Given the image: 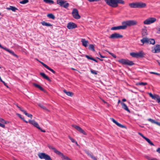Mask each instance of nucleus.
I'll list each match as a JSON object with an SVG mask.
<instances>
[{
  "label": "nucleus",
  "instance_id": "41",
  "mask_svg": "<svg viewBox=\"0 0 160 160\" xmlns=\"http://www.w3.org/2000/svg\"><path fill=\"white\" fill-rule=\"evenodd\" d=\"M29 2L28 0H23L22 1H20L19 3L22 4H25Z\"/></svg>",
  "mask_w": 160,
  "mask_h": 160
},
{
  "label": "nucleus",
  "instance_id": "32",
  "mask_svg": "<svg viewBox=\"0 0 160 160\" xmlns=\"http://www.w3.org/2000/svg\"><path fill=\"white\" fill-rule=\"evenodd\" d=\"M122 26H123V27H124L125 29H126L128 26L127 21L122 22Z\"/></svg>",
  "mask_w": 160,
  "mask_h": 160
},
{
  "label": "nucleus",
  "instance_id": "44",
  "mask_svg": "<svg viewBox=\"0 0 160 160\" xmlns=\"http://www.w3.org/2000/svg\"><path fill=\"white\" fill-rule=\"evenodd\" d=\"M148 83L147 82H141L138 83L137 84L139 85L145 86L147 85Z\"/></svg>",
  "mask_w": 160,
  "mask_h": 160
},
{
  "label": "nucleus",
  "instance_id": "36",
  "mask_svg": "<svg viewBox=\"0 0 160 160\" xmlns=\"http://www.w3.org/2000/svg\"><path fill=\"white\" fill-rule=\"evenodd\" d=\"M149 43L150 44L154 45L155 43V41L154 39H149Z\"/></svg>",
  "mask_w": 160,
  "mask_h": 160
},
{
  "label": "nucleus",
  "instance_id": "30",
  "mask_svg": "<svg viewBox=\"0 0 160 160\" xmlns=\"http://www.w3.org/2000/svg\"><path fill=\"white\" fill-rule=\"evenodd\" d=\"M85 57L88 59H90V60H93L97 62H98L97 60L96 59H95L94 58H93L92 57H91L90 56H89L88 55H85Z\"/></svg>",
  "mask_w": 160,
  "mask_h": 160
},
{
  "label": "nucleus",
  "instance_id": "63",
  "mask_svg": "<svg viewBox=\"0 0 160 160\" xmlns=\"http://www.w3.org/2000/svg\"><path fill=\"white\" fill-rule=\"evenodd\" d=\"M126 101V99H125V98L123 99H122V102H125V101Z\"/></svg>",
  "mask_w": 160,
  "mask_h": 160
},
{
  "label": "nucleus",
  "instance_id": "49",
  "mask_svg": "<svg viewBox=\"0 0 160 160\" xmlns=\"http://www.w3.org/2000/svg\"><path fill=\"white\" fill-rule=\"evenodd\" d=\"M68 137L69 139L71 140L72 142L74 143L76 141L74 139L71 138V137L69 136Z\"/></svg>",
  "mask_w": 160,
  "mask_h": 160
},
{
  "label": "nucleus",
  "instance_id": "51",
  "mask_svg": "<svg viewBox=\"0 0 160 160\" xmlns=\"http://www.w3.org/2000/svg\"><path fill=\"white\" fill-rule=\"evenodd\" d=\"M150 73L151 74H154L157 75H158V76H160V74L157 73V72H150Z\"/></svg>",
  "mask_w": 160,
  "mask_h": 160
},
{
  "label": "nucleus",
  "instance_id": "13",
  "mask_svg": "<svg viewBox=\"0 0 160 160\" xmlns=\"http://www.w3.org/2000/svg\"><path fill=\"white\" fill-rule=\"evenodd\" d=\"M77 27V25L73 22L68 23L67 26V28L69 29H73Z\"/></svg>",
  "mask_w": 160,
  "mask_h": 160
},
{
  "label": "nucleus",
  "instance_id": "40",
  "mask_svg": "<svg viewBox=\"0 0 160 160\" xmlns=\"http://www.w3.org/2000/svg\"><path fill=\"white\" fill-rule=\"evenodd\" d=\"M46 68L52 72L53 73L55 74L56 72L54 71L53 69H52L51 68H50L49 66H47L46 67Z\"/></svg>",
  "mask_w": 160,
  "mask_h": 160
},
{
  "label": "nucleus",
  "instance_id": "1",
  "mask_svg": "<svg viewBox=\"0 0 160 160\" xmlns=\"http://www.w3.org/2000/svg\"><path fill=\"white\" fill-rule=\"evenodd\" d=\"M104 1L108 5L112 8L117 7L118 4H124L125 3L123 0H104Z\"/></svg>",
  "mask_w": 160,
  "mask_h": 160
},
{
  "label": "nucleus",
  "instance_id": "64",
  "mask_svg": "<svg viewBox=\"0 0 160 160\" xmlns=\"http://www.w3.org/2000/svg\"><path fill=\"white\" fill-rule=\"evenodd\" d=\"M158 102L159 104H160V99H158Z\"/></svg>",
  "mask_w": 160,
  "mask_h": 160
},
{
  "label": "nucleus",
  "instance_id": "26",
  "mask_svg": "<svg viewBox=\"0 0 160 160\" xmlns=\"http://www.w3.org/2000/svg\"><path fill=\"white\" fill-rule=\"evenodd\" d=\"M6 9L8 10H12V11L15 12L16 10H18V9L15 7L10 6L9 8H7Z\"/></svg>",
  "mask_w": 160,
  "mask_h": 160
},
{
  "label": "nucleus",
  "instance_id": "62",
  "mask_svg": "<svg viewBox=\"0 0 160 160\" xmlns=\"http://www.w3.org/2000/svg\"><path fill=\"white\" fill-rule=\"evenodd\" d=\"M0 48L4 49V48H5V47H3L1 45V44L0 43Z\"/></svg>",
  "mask_w": 160,
  "mask_h": 160
},
{
  "label": "nucleus",
  "instance_id": "5",
  "mask_svg": "<svg viewBox=\"0 0 160 160\" xmlns=\"http://www.w3.org/2000/svg\"><path fill=\"white\" fill-rule=\"evenodd\" d=\"M57 3L61 7L65 8H67L69 5V3L64 0H57Z\"/></svg>",
  "mask_w": 160,
  "mask_h": 160
},
{
  "label": "nucleus",
  "instance_id": "24",
  "mask_svg": "<svg viewBox=\"0 0 160 160\" xmlns=\"http://www.w3.org/2000/svg\"><path fill=\"white\" fill-rule=\"evenodd\" d=\"M4 50H5L6 51L8 52H9L10 53H11V54H12L13 56H14L16 57H18V56L16 54H15L13 51L10 50V49H9L6 48H4Z\"/></svg>",
  "mask_w": 160,
  "mask_h": 160
},
{
  "label": "nucleus",
  "instance_id": "53",
  "mask_svg": "<svg viewBox=\"0 0 160 160\" xmlns=\"http://www.w3.org/2000/svg\"><path fill=\"white\" fill-rule=\"evenodd\" d=\"M138 134L139 135H140L144 139H145V138H146L145 137L142 133L140 132H138Z\"/></svg>",
  "mask_w": 160,
  "mask_h": 160
},
{
  "label": "nucleus",
  "instance_id": "23",
  "mask_svg": "<svg viewBox=\"0 0 160 160\" xmlns=\"http://www.w3.org/2000/svg\"><path fill=\"white\" fill-rule=\"evenodd\" d=\"M129 5L131 8H138L137 2L130 3L129 4Z\"/></svg>",
  "mask_w": 160,
  "mask_h": 160
},
{
  "label": "nucleus",
  "instance_id": "21",
  "mask_svg": "<svg viewBox=\"0 0 160 160\" xmlns=\"http://www.w3.org/2000/svg\"><path fill=\"white\" fill-rule=\"evenodd\" d=\"M81 42L82 43V45L83 46L86 47L87 46L88 44V41L85 40L84 39H82Z\"/></svg>",
  "mask_w": 160,
  "mask_h": 160
},
{
  "label": "nucleus",
  "instance_id": "27",
  "mask_svg": "<svg viewBox=\"0 0 160 160\" xmlns=\"http://www.w3.org/2000/svg\"><path fill=\"white\" fill-rule=\"evenodd\" d=\"M33 85L34 86L36 87L37 88H39L40 90H41L42 91H44V89L42 88V87H41L40 85L38 84L35 83H34L33 84Z\"/></svg>",
  "mask_w": 160,
  "mask_h": 160
},
{
  "label": "nucleus",
  "instance_id": "55",
  "mask_svg": "<svg viewBox=\"0 0 160 160\" xmlns=\"http://www.w3.org/2000/svg\"><path fill=\"white\" fill-rule=\"evenodd\" d=\"M2 82L3 84H4V85L6 86L7 88H8L9 87H8V85H7V83H5L4 81H3Z\"/></svg>",
  "mask_w": 160,
  "mask_h": 160
},
{
  "label": "nucleus",
  "instance_id": "43",
  "mask_svg": "<svg viewBox=\"0 0 160 160\" xmlns=\"http://www.w3.org/2000/svg\"><path fill=\"white\" fill-rule=\"evenodd\" d=\"M91 73L94 75H97L98 74L97 72L96 71L91 69L90 70Z\"/></svg>",
  "mask_w": 160,
  "mask_h": 160
},
{
  "label": "nucleus",
  "instance_id": "16",
  "mask_svg": "<svg viewBox=\"0 0 160 160\" xmlns=\"http://www.w3.org/2000/svg\"><path fill=\"white\" fill-rule=\"evenodd\" d=\"M128 26H130L136 25L138 23V22L134 20H127Z\"/></svg>",
  "mask_w": 160,
  "mask_h": 160
},
{
  "label": "nucleus",
  "instance_id": "52",
  "mask_svg": "<svg viewBox=\"0 0 160 160\" xmlns=\"http://www.w3.org/2000/svg\"><path fill=\"white\" fill-rule=\"evenodd\" d=\"M111 120L115 124H116V123H117V122L115 120L114 118H111Z\"/></svg>",
  "mask_w": 160,
  "mask_h": 160
},
{
  "label": "nucleus",
  "instance_id": "18",
  "mask_svg": "<svg viewBox=\"0 0 160 160\" xmlns=\"http://www.w3.org/2000/svg\"><path fill=\"white\" fill-rule=\"evenodd\" d=\"M85 153L89 156L93 160H97L95 157H94L91 153H90L88 151L85 150Z\"/></svg>",
  "mask_w": 160,
  "mask_h": 160
},
{
  "label": "nucleus",
  "instance_id": "9",
  "mask_svg": "<svg viewBox=\"0 0 160 160\" xmlns=\"http://www.w3.org/2000/svg\"><path fill=\"white\" fill-rule=\"evenodd\" d=\"M72 14L73 17L76 19H78L81 18L79 14L78 10L77 9H73L72 12Z\"/></svg>",
  "mask_w": 160,
  "mask_h": 160
},
{
  "label": "nucleus",
  "instance_id": "50",
  "mask_svg": "<svg viewBox=\"0 0 160 160\" xmlns=\"http://www.w3.org/2000/svg\"><path fill=\"white\" fill-rule=\"evenodd\" d=\"M39 62L44 66V67L45 68H46V67L47 66V65L46 64H45V63H44L43 62H42L41 61H39Z\"/></svg>",
  "mask_w": 160,
  "mask_h": 160
},
{
  "label": "nucleus",
  "instance_id": "10",
  "mask_svg": "<svg viewBox=\"0 0 160 160\" xmlns=\"http://www.w3.org/2000/svg\"><path fill=\"white\" fill-rule=\"evenodd\" d=\"M156 21V19L154 18H148L143 22V23L146 25H149L152 23Z\"/></svg>",
  "mask_w": 160,
  "mask_h": 160
},
{
  "label": "nucleus",
  "instance_id": "12",
  "mask_svg": "<svg viewBox=\"0 0 160 160\" xmlns=\"http://www.w3.org/2000/svg\"><path fill=\"white\" fill-rule=\"evenodd\" d=\"M16 106L21 111L23 112L27 117L30 118H32V116L31 114L28 113L23 108L19 107L17 104L16 105Z\"/></svg>",
  "mask_w": 160,
  "mask_h": 160
},
{
  "label": "nucleus",
  "instance_id": "54",
  "mask_svg": "<svg viewBox=\"0 0 160 160\" xmlns=\"http://www.w3.org/2000/svg\"><path fill=\"white\" fill-rule=\"evenodd\" d=\"M119 30H120V29H123V30L125 29L124 27H123V26H122H122H119Z\"/></svg>",
  "mask_w": 160,
  "mask_h": 160
},
{
  "label": "nucleus",
  "instance_id": "11",
  "mask_svg": "<svg viewBox=\"0 0 160 160\" xmlns=\"http://www.w3.org/2000/svg\"><path fill=\"white\" fill-rule=\"evenodd\" d=\"M123 36L118 33H115L112 34L109 38L112 39H116L122 38Z\"/></svg>",
  "mask_w": 160,
  "mask_h": 160
},
{
  "label": "nucleus",
  "instance_id": "45",
  "mask_svg": "<svg viewBox=\"0 0 160 160\" xmlns=\"http://www.w3.org/2000/svg\"><path fill=\"white\" fill-rule=\"evenodd\" d=\"M111 30H119V26L112 27L111 28Z\"/></svg>",
  "mask_w": 160,
  "mask_h": 160
},
{
  "label": "nucleus",
  "instance_id": "15",
  "mask_svg": "<svg viewBox=\"0 0 160 160\" xmlns=\"http://www.w3.org/2000/svg\"><path fill=\"white\" fill-rule=\"evenodd\" d=\"M152 52L154 53H159L160 52V45L157 44L153 49H152Z\"/></svg>",
  "mask_w": 160,
  "mask_h": 160
},
{
  "label": "nucleus",
  "instance_id": "61",
  "mask_svg": "<svg viewBox=\"0 0 160 160\" xmlns=\"http://www.w3.org/2000/svg\"><path fill=\"white\" fill-rule=\"evenodd\" d=\"M88 1H89L90 2H93L95 1H97L96 0H88Z\"/></svg>",
  "mask_w": 160,
  "mask_h": 160
},
{
  "label": "nucleus",
  "instance_id": "17",
  "mask_svg": "<svg viewBox=\"0 0 160 160\" xmlns=\"http://www.w3.org/2000/svg\"><path fill=\"white\" fill-rule=\"evenodd\" d=\"M138 8H145L146 5V3L142 2H137Z\"/></svg>",
  "mask_w": 160,
  "mask_h": 160
},
{
  "label": "nucleus",
  "instance_id": "42",
  "mask_svg": "<svg viewBox=\"0 0 160 160\" xmlns=\"http://www.w3.org/2000/svg\"><path fill=\"white\" fill-rule=\"evenodd\" d=\"M38 106L43 109L46 110L48 111H49L48 109L45 106H44L43 105H42L39 104H38Z\"/></svg>",
  "mask_w": 160,
  "mask_h": 160
},
{
  "label": "nucleus",
  "instance_id": "56",
  "mask_svg": "<svg viewBox=\"0 0 160 160\" xmlns=\"http://www.w3.org/2000/svg\"><path fill=\"white\" fill-rule=\"evenodd\" d=\"M0 127H2L3 128H5V126L4 124H2L0 123Z\"/></svg>",
  "mask_w": 160,
  "mask_h": 160
},
{
  "label": "nucleus",
  "instance_id": "7",
  "mask_svg": "<svg viewBox=\"0 0 160 160\" xmlns=\"http://www.w3.org/2000/svg\"><path fill=\"white\" fill-rule=\"evenodd\" d=\"M38 155L41 159H44L45 160H52L49 155L45 153H39L38 154Z\"/></svg>",
  "mask_w": 160,
  "mask_h": 160
},
{
  "label": "nucleus",
  "instance_id": "20",
  "mask_svg": "<svg viewBox=\"0 0 160 160\" xmlns=\"http://www.w3.org/2000/svg\"><path fill=\"white\" fill-rule=\"evenodd\" d=\"M121 104L122 106V107L123 108L127 111L128 112H130V110L129 109L125 103L123 102H122Z\"/></svg>",
  "mask_w": 160,
  "mask_h": 160
},
{
  "label": "nucleus",
  "instance_id": "33",
  "mask_svg": "<svg viewBox=\"0 0 160 160\" xmlns=\"http://www.w3.org/2000/svg\"><path fill=\"white\" fill-rule=\"evenodd\" d=\"M43 1L48 4H53L54 3V2L52 0H43Z\"/></svg>",
  "mask_w": 160,
  "mask_h": 160
},
{
  "label": "nucleus",
  "instance_id": "25",
  "mask_svg": "<svg viewBox=\"0 0 160 160\" xmlns=\"http://www.w3.org/2000/svg\"><path fill=\"white\" fill-rule=\"evenodd\" d=\"M149 39L147 38H143L141 40V42L143 44L145 43H149Z\"/></svg>",
  "mask_w": 160,
  "mask_h": 160
},
{
  "label": "nucleus",
  "instance_id": "29",
  "mask_svg": "<svg viewBox=\"0 0 160 160\" xmlns=\"http://www.w3.org/2000/svg\"><path fill=\"white\" fill-rule=\"evenodd\" d=\"M152 98L153 99L156 100L157 101V102H158V100L160 98V97L158 95L155 94V95H153V96L152 97Z\"/></svg>",
  "mask_w": 160,
  "mask_h": 160
},
{
  "label": "nucleus",
  "instance_id": "39",
  "mask_svg": "<svg viewBox=\"0 0 160 160\" xmlns=\"http://www.w3.org/2000/svg\"><path fill=\"white\" fill-rule=\"evenodd\" d=\"M17 115L19 118H20L21 119H22V120H23L26 123H28V122L26 121L24 119V118H23L21 116V115L20 114L17 113Z\"/></svg>",
  "mask_w": 160,
  "mask_h": 160
},
{
  "label": "nucleus",
  "instance_id": "38",
  "mask_svg": "<svg viewBox=\"0 0 160 160\" xmlns=\"http://www.w3.org/2000/svg\"><path fill=\"white\" fill-rule=\"evenodd\" d=\"M94 46L93 44H90L89 45L88 49L89 50H91L93 52H95V50L94 48Z\"/></svg>",
  "mask_w": 160,
  "mask_h": 160
},
{
  "label": "nucleus",
  "instance_id": "3",
  "mask_svg": "<svg viewBox=\"0 0 160 160\" xmlns=\"http://www.w3.org/2000/svg\"><path fill=\"white\" fill-rule=\"evenodd\" d=\"M48 147L50 149H52L56 154L60 157L62 160H72L67 156H65L62 153L58 150L53 147L50 145H48Z\"/></svg>",
  "mask_w": 160,
  "mask_h": 160
},
{
  "label": "nucleus",
  "instance_id": "34",
  "mask_svg": "<svg viewBox=\"0 0 160 160\" xmlns=\"http://www.w3.org/2000/svg\"><path fill=\"white\" fill-rule=\"evenodd\" d=\"M145 28L142 29V34L143 36H145L147 34V30L146 28V27H144Z\"/></svg>",
  "mask_w": 160,
  "mask_h": 160
},
{
  "label": "nucleus",
  "instance_id": "60",
  "mask_svg": "<svg viewBox=\"0 0 160 160\" xmlns=\"http://www.w3.org/2000/svg\"><path fill=\"white\" fill-rule=\"evenodd\" d=\"M149 95L152 98L153 96V95L151 93H149Z\"/></svg>",
  "mask_w": 160,
  "mask_h": 160
},
{
  "label": "nucleus",
  "instance_id": "59",
  "mask_svg": "<svg viewBox=\"0 0 160 160\" xmlns=\"http://www.w3.org/2000/svg\"><path fill=\"white\" fill-rule=\"evenodd\" d=\"M156 151L160 154V148H158L157 150Z\"/></svg>",
  "mask_w": 160,
  "mask_h": 160
},
{
  "label": "nucleus",
  "instance_id": "58",
  "mask_svg": "<svg viewBox=\"0 0 160 160\" xmlns=\"http://www.w3.org/2000/svg\"><path fill=\"white\" fill-rule=\"evenodd\" d=\"M99 55H100V57L101 58H106V56H103L102 55L100 52H99Z\"/></svg>",
  "mask_w": 160,
  "mask_h": 160
},
{
  "label": "nucleus",
  "instance_id": "6",
  "mask_svg": "<svg viewBox=\"0 0 160 160\" xmlns=\"http://www.w3.org/2000/svg\"><path fill=\"white\" fill-rule=\"evenodd\" d=\"M130 54L132 57L137 58H143L144 57L145 55V54L142 51H140L138 52H131L130 53Z\"/></svg>",
  "mask_w": 160,
  "mask_h": 160
},
{
  "label": "nucleus",
  "instance_id": "48",
  "mask_svg": "<svg viewBox=\"0 0 160 160\" xmlns=\"http://www.w3.org/2000/svg\"><path fill=\"white\" fill-rule=\"evenodd\" d=\"M108 52V53H109L110 55H111L114 58H116V56L114 54H113L112 52Z\"/></svg>",
  "mask_w": 160,
  "mask_h": 160
},
{
  "label": "nucleus",
  "instance_id": "14",
  "mask_svg": "<svg viewBox=\"0 0 160 160\" xmlns=\"http://www.w3.org/2000/svg\"><path fill=\"white\" fill-rule=\"evenodd\" d=\"M72 126L76 129L78 131L80 132L83 134L84 135H87V133L81 128L78 126L73 125Z\"/></svg>",
  "mask_w": 160,
  "mask_h": 160
},
{
  "label": "nucleus",
  "instance_id": "19",
  "mask_svg": "<svg viewBox=\"0 0 160 160\" xmlns=\"http://www.w3.org/2000/svg\"><path fill=\"white\" fill-rule=\"evenodd\" d=\"M40 74L42 77L44 79L47 80L49 82H51V80L44 73L40 72Z\"/></svg>",
  "mask_w": 160,
  "mask_h": 160
},
{
  "label": "nucleus",
  "instance_id": "4",
  "mask_svg": "<svg viewBox=\"0 0 160 160\" xmlns=\"http://www.w3.org/2000/svg\"><path fill=\"white\" fill-rule=\"evenodd\" d=\"M118 62L122 64L130 66H133L134 65V63L132 61H130L128 59H121L119 60Z\"/></svg>",
  "mask_w": 160,
  "mask_h": 160
},
{
  "label": "nucleus",
  "instance_id": "37",
  "mask_svg": "<svg viewBox=\"0 0 160 160\" xmlns=\"http://www.w3.org/2000/svg\"><path fill=\"white\" fill-rule=\"evenodd\" d=\"M47 16L48 17L50 18H51L53 19H54L55 18V16L53 14H52V13L48 14L47 15Z\"/></svg>",
  "mask_w": 160,
  "mask_h": 160
},
{
  "label": "nucleus",
  "instance_id": "2",
  "mask_svg": "<svg viewBox=\"0 0 160 160\" xmlns=\"http://www.w3.org/2000/svg\"><path fill=\"white\" fill-rule=\"evenodd\" d=\"M48 147L50 149H52L56 154L60 157L62 160H72L67 156H65L62 153L58 150L53 147L50 145H48Z\"/></svg>",
  "mask_w": 160,
  "mask_h": 160
},
{
  "label": "nucleus",
  "instance_id": "8",
  "mask_svg": "<svg viewBox=\"0 0 160 160\" xmlns=\"http://www.w3.org/2000/svg\"><path fill=\"white\" fill-rule=\"evenodd\" d=\"M28 122L31 124L33 125L34 127L36 128H37L39 130H40L41 132H46V131L45 130H42L41 129V128L39 127V124L38 123L35 121L34 120H29L28 121Z\"/></svg>",
  "mask_w": 160,
  "mask_h": 160
},
{
  "label": "nucleus",
  "instance_id": "47",
  "mask_svg": "<svg viewBox=\"0 0 160 160\" xmlns=\"http://www.w3.org/2000/svg\"><path fill=\"white\" fill-rule=\"evenodd\" d=\"M0 122L4 124H7V122L4 120L3 118H0Z\"/></svg>",
  "mask_w": 160,
  "mask_h": 160
},
{
  "label": "nucleus",
  "instance_id": "35",
  "mask_svg": "<svg viewBox=\"0 0 160 160\" xmlns=\"http://www.w3.org/2000/svg\"><path fill=\"white\" fill-rule=\"evenodd\" d=\"M145 139L151 146H154V144L148 138H146Z\"/></svg>",
  "mask_w": 160,
  "mask_h": 160
},
{
  "label": "nucleus",
  "instance_id": "31",
  "mask_svg": "<svg viewBox=\"0 0 160 160\" xmlns=\"http://www.w3.org/2000/svg\"><path fill=\"white\" fill-rule=\"evenodd\" d=\"M41 23L43 26H51L52 25L49 23L46 22L45 21H42L41 22Z\"/></svg>",
  "mask_w": 160,
  "mask_h": 160
},
{
  "label": "nucleus",
  "instance_id": "46",
  "mask_svg": "<svg viewBox=\"0 0 160 160\" xmlns=\"http://www.w3.org/2000/svg\"><path fill=\"white\" fill-rule=\"evenodd\" d=\"M118 126V127L121 128H125V126L123 125H122L118 122H117V123L116 124Z\"/></svg>",
  "mask_w": 160,
  "mask_h": 160
},
{
  "label": "nucleus",
  "instance_id": "57",
  "mask_svg": "<svg viewBox=\"0 0 160 160\" xmlns=\"http://www.w3.org/2000/svg\"><path fill=\"white\" fill-rule=\"evenodd\" d=\"M145 157L146 158L148 159V160H152V159H151L150 157H149V156H145Z\"/></svg>",
  "mask_w": 160,
  "mask_h": 160
},
{
  "label": "nucleus",
  "instance_id": "28",
  "mask_svg": "<svg viewBox=\"0 0 160 160\" xmlns=\"http://www.w3.org/2000/svg\"><path fill=\"white\" fill-rule=\"evenodd\" d=\"M63 91L68 96L72 97L73 95V93L72 92H68L65 89H64L63 90Z\"/></svg>",
  "mask_w": 160,
  "mask_h": 160
},
{
  "label": "nucleus",
  "instance_id": "22",
  "mask_svg": "<svg viewBox=\"0 0 160 160\" xmlns=\"http://www.w3.org/2000/svg\"><path fill=\"white\" fill-rule=\"evenodd\" d=\"M148 121L151 122L152 123H155L160 126V122H157L151 118H149L148 119Z\"/></svg>",
  "mask_w": 160,
  "mask_h": 160
}]
</instances>
